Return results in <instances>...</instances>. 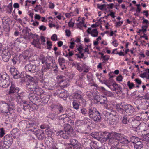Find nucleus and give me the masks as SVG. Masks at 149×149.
<instances>
[{
    "instance_id": "21",
    "label": "nucleus",
    "mask_w": 149,
    "mask_h": 149,
    "mask_svg": "<svg viewBox=\"0 0 149 149\" xmlns=\"http://www.w3.org/2000/svg\"><path fill=\"white\" fill-rule=\"evenodd\" d=\"M126 104L122 103L116 105V109L118 111L122 114H125V110Z\"/></svg>"
},
{
    "instance_id": "37",
    "label": "nucleus",
    "mask_w": 149,
    "mask_h": 149,
    "mask_svg": "<svg viewBox=\"0 0 149 149\" xmlns=\"http://www.w3.org/2000/svg\"><path fill=\"white\" fill-rule=\"evenodd\" d=\"M36 134V136L39 139L42 140L44 138V134L42 130H40L39 133Z\"/></svg>"
},
{
    "instance_id": "33",
    "label": "nucleus",
    "mask_w": 149,
    "mask_h": 149,
    "mask_svg": "<svg viewBox=\"0 0 149 149\" xmlns=\"http://www.w3.org/2000/svg\"><path fill=\"white\" fill-rule=\"evenodd\" d=\"M93 121L97 122H100L101 121V117L99 112L91 118Z\"/></svg>"
},
{
    "instance_id": "40",
    "label": "nucleus",
    "mask_w": 149,
    "mask_h": 149,
    "mask_svg": "<svg viewBox=\"0 0 149 149\" xmlns=\"http://www.w3.org/2000/svg\"><path fill=\"white\" fill-rule=\"evenodd\" d=\"M88 34H90L93 37H96L98 35V32L96 29H94L91 31V33L88 32Z\"/></svg>"
},
{
    "instance_id": "18",
    "label": "nucleus",
    "mask_w": 149,
    "mask_h": 149,
    "mask_svg": "<svg viewBox=\"0 0 149 149\" xmlns=\"http://www.w3.org/2000/svg\"><path fill=\"white\" fill-rule=\"evenodd\" d=\"M133 126L135 128H136V131L139 129H141V130H144L142 128V127L145 125L144 123H141L139 120H135L133 121Z\"/></svg>"
},
{
    "instance_id": "60",
    "label": "nucleus",
    "mask_w": 149,
    "mask_h": 149,
    "mask_svg": "<svg viewBox=\"0 0 149 149\" xmlns=\"http://www.w3.org/2000/svg\"><path fill=\"white\" fill-rule=\"evenodd\" d=\"M67 115L65 113V114H63L62 115H61V116H60L59 119L60 120H61L63 121V120L64 119L66 118V117L67 116Z\"/></svg>"
},
{
    "instance_id": "1",
    "label": "nucleus",
    "mask_w": 149,
    "mask_h": 149,
    "mask_svg": "<svg viewBox=\"0 0 149 149\" xmlns=\"http://www.w3.org/2000/svg\"><path fill=\"white\" fill-rule=\"evenodd\" d=\"M102 138L104 141H108L111 144H113L116 147L119 144V142L123 144H127L130 141L126 136L116 132L110 133L107 132H102L101 133Z\"/></svg>"
},
{
    "instance_id": "4",
    "label": "nucleus",
    "mask_w": 149,
    "mask_h": 149,
    "mask_svg": "<svg viewBox=\"0 0 149 149\" xmlns=\"http://www.w3.org/2000/svg\"><path fill=\"white\" fill-rule=\"evenodd\" d=\"M12 48H9L3 50V60L5 62H8L10 58L11 55L15 54V52Z\"/></svg>"
},
{
    "instance_id": "45",
    "label": "nucleus",
    "mask_w": 149,
    "mask_h": 149,
    "mask_svg": "<svg viewBox=\"0 0 149 149\" xmlns=\"http://www.w3.org/2000/svg\"><path fill=\"white\" fill-rule=\"evenodd\" d=\"M90 146L91 149H96L97 148L98 146L97 142L95 141H93L90 143Z\"/></svg>"
},
{
    "instance_id": "19",
    "label": "nucleus",
    "mask_w": 149,
    "mask_h": 149,
    "mask_svg": "<svg viewBox=\"0 0 149 149\" xmlns=\"http://www.w3.org/2000/svg\"><path fill=\"white\" fill-rule=\"evenodd\" d=\"M25 93H18L16 97V100L19 104H21L25 101Z\"/></svg>"
},
{
    "instance_id": "39",
    "label": "nucleus",
    "mask_w": 149,
    "mask_h": 149,
    "mask_svg": "<svg viewBox=\"0 0 149 149\" xmlns=\"http://www.w3.org/2000/svg\"><path fill=\"white\" fill-rule=\"evenodd\" d=\"M134 147L136 149H141L143 146V145L141 142H137L134 144Z\"/></svg>"
},
{
    "instance_id": "64",
    "label": "nucleus",
    "mask_w": 149,
    "mask_h": 149,
    "mask_svg": "<svg viewBox=\"0 0 149 149\" xmlns=\"http://www.w3.org/2000/svg\"><path fill=\"white\" fill-rule=\"evenodd\" d=\"M98 134V132H93L91 133V136L93 138L97 139V135Z\"/></svg>"
},
{
    "instance_id": "12",
    "label": "nucleus",
    "mask_w": 149,
    "mask_h": 149,
    "mask_svg": "<svg viewBox=\"0 0 149 149\" xmlns=\"http://www.w3.org/2000/svg\"><path fill=\"white\" fill-rule=\"evenodd\" d=\"M64 130L66 132L68 137L70 136L71 137H73L75 136V132L72 127L69 124L65 125L64 127Z\"/></svg>"
},
{
    "instance_id": "63",
    "label": "nucleus",
    "mask_w": 149,
    "mask_h": 149,
    "mask_svg": "<svg viewBox=\"0 0 149 149\" xmlns=\"http://www.w3.org/2000/svg\"><path fill=\"white\" fill-rule=\"evenodd\" d=\"M52 61H50V63H48V62L46 61L45 64H46V65L47 66V67L49 69H50L51 67H52Z\"/></svg>"
},
{
    "instance_id": "52",
    "label": "nucleus",
    "mask_w": 149,
    "mask_h": 149,
    "mask_svg": "<svg viewBox=\"0 0 149 149\" xmlns=\"http://www.w3.org/2000/svg\"><path fill=\"white\" fill-rule=\"evenodd\" d=\"M39 59L40 61V62H41L42 64L44 63L46 60V58L42 54H41L40 55Z\"/></svg>"
},
{
    "instance_id": "36",
    "label": "nucleus",
    "mask_w": 149,
    "mask_h": 149,
    "mask_svg": "<svg viewBox=\"0 0 149 149\" xmlns=\"http://www.w3.org/2000/svg\"><path fill=\"white\" fill-rule=\"evenodd\" d=\"M82 92L81 91L79 90L76 92L74 94V96L77 99H82V98L81 97Z\"/></svg>"
},
{
    "instance_id": "31",
    "label": "nucleus",
    "mask_w": 149,
    "mask_h": 149,
    "mask_svg": "<svg viewBox=\"0 0 149 149\" xmlns=\"http://www.w3.org/2000/svg\"><path fill=\"white\" fill-rule=\"evenodd\" d=\"M19 131L17 128L13 129L11 132V134L14 138L18 137L19 136Z\"/></svg>"
},
{
    "instance_id": "59",
    "label": "nucleus",
    "mask_w": 149,
    "mask_h": 149,
    "mask_svg": "<svg viewBox=\"0 0 149 149\" xmlns=\"http://www.w3.org/2000/svg\"><path fill=\"white\" fill-rule=\"evenodd\" d=\"M105 93L106 95L109 97H112L114 95L112 92L107 91H106L105 92Z\"/></svg>"
},
{
    "instance_id": "57",
    "label": "nucleus",
    "mask_w": 149,
    "mask_h": 149,
    "mask_svg": "<svg viewBox=\"0 0 149 149\" xmlns=\"http://www.w3.org/2000/svg\"><path fill=\"white\" fill-rule=\"evenodd\" d=\"M49 69L46 65H44L42 69V72L47 71Z\"/></svg>"
},
{
    "instance_id": "28",
    "label": "nucleus",
    "mask_w": 149,
    "mask_h": 149,
    "mask_svg": "<svg viewBox=\"0 0 149 149\" xmlns=\"http://www.w3.org/2000/svg\"><path fill=\"white\" fill-rule=\"evenodd\" d=\"M58 135L60 136L61 137L64 139H67L69 138L68 135L67 134L66 132L64 131L60 130L57 133Z\"/></svg>"
},
{
    "instance_id": "9",
    "label": "nucleus",
    "mask_w": 149,
    "mask_h": 149,
    "mask_svg": "<svg viewBox=\"0 0 149 149\" xmlns=\"http://www.w3.org/2000/svg\"><path fill=\"white\" fill-rule=\"evenodd\" d=\"M33 78L31 77V80L29 82L26 84V86L27 88L26 91L29 93H33V90L34 89L37 85L33 81H32Z\"/></svg>"
},
{
    "instance_id": "34",
    "label": "nucleus",
    "mask_w": 149,
    "mask_h": 149,
    "mask_svg": "<svg viewBox=\"0 0 149 149\" xmlns=\"http://www.w3.org/2000/svg\"><path fill=\"white\" fill-rule=\"evenodd\" d=\"M28 39L25 38V37L22 36L21 37L18 38L15 41V42H19V43L22 42L23 43H26Z\"/></svg>"
},
{
    "instance_id": "7",
    "label": "nucleus",
    "mask_w": 149,
    "mask_h": 149,
    "mask_svg": "<svg viewBox=\"0 0 149 149\" xmlns=\"http://www.w3.org/2000/svg\"><path fill=\"white\" fill-rule=\"evenodd\" d=\"M4 139V142L3 144V147L8 149L13 143V138L10 134H7L5 136Z\"/></svg>"
},
{
    "instance_id": "35",
    "label": "nucleus",
    "mask_w": 149,
    "mask_h": 149,
    "mask_svg": "<svg viewBox=\"0 0 149 149\" xmlns=\"http://www.w3.org/2000/svg\"><path fill=\"white\" fill-rule=\"evenodd\" d=\"M42 91V89L40 88L37 85L33 90V93L35 94H36L37 95H40V93Z\"/></svg>"
},
{
    "instance_id": "13",
    "label": "nucleus",
    "mask_w": 149,
    "mask_h": 149,
    "mask_svg": "<svg viewBox=\"0 0 149 149\" xmlns=\"http://www.w3.org/2000/svg\"><path fill=\"white\" fill-rule=\"evenodd\" d=\"M31 37L33 39V42L31 43V44L33 45L35 47L39 48V45H40V38L39 36L36 34L32 35Z\"/></svg>"
},
{
    "instance_id": "26",
    "label": "nucleus",
    "mask_w": 149,
    "mask_h": 149,
    "mask_svg": "<svg viewBox=\"0 0 149 149\" xmlns=\"http://www.w3.org/2000/svg\"><path fill=\"white\" fill-rule=\"evenodd\" d=\"M40 97L41 100H40V104H41V105L40 106H42L43 105L46 104L49 100L50 98V97L48 95L44 96L42 97V95H41Z\"/></svg>"
},
{
    "instance_id": "24",
    "label": "nucleus",
    "mask_w": 149,
    "mask_h": 149,
    "mask_svg": "<svg viewBox=\"0 0 149 149\" xmlns=\"http://www.w3.org/2000/svg\"><path fill=\"white\" fill-rule=\"evenodd\" d=\"M99 112L97 111L95 108H91L88 109V116L91 118L94 115L97 114Z\"/></svg>"
},
{
    "instance_id": "44",
    "label": "nucleus",
    "mask_w": 149,
    "mask_h": 149,
    "mask_svg": "<svg viewBox=\"0 0 149 149\" xmlns=\"http://www.w3.org/2000/svg\"><path fill=\"white\" fill-rule=\"evenodd\" d=\"M35 147L37 149H44L45 148V146L41 142H37L36 144Z\"/></svg>"
},
{
    "instance_id": "30",
    "label": "nucleus",
    "mask_w": 149,
    "mask_h": 149,
    "mask_svg": "<svg viewBox=\"0 0 149 149\" xmlns=\"http://www.w3.org/2000/svg\"><path fill=\"white\" fill-rule=\"evenodd\" d=\"M84 80L83 79V76H80L79 79H78L76 82V84L79 86L83 88L84 86L83 85Z\"/></svg>"
},
{
    "instance_id": "38",
    "label": "nucleus",
    "mask_w": 149,
    "mask_h": 149,
    "mask_svg": "<svg viewBox=\"0 0 149 149\" xmlns=\"http://www.w3.org/2000/svg\"><path fill=\"white\" fill-rule=\"evenodd\" d=\"M21 104H23V109L24 110H26L27 109H28L29 107H30L29 102L26 101L25 100Z\"/></svg>"
},
{
    "instance_id": "50",
    "label": "nucleus",
    "mask_w": 149,
    "mask_h": 149,
    "mask_svg": "<svg viewBox=\"0 0 149 149\" xmlns=\"http://www.w3.org/2000/svg\"><path fill=\"white\" fill-rule=\"evenodd\" d=\"M75 65H76L77 69L80 72L83 71L82 66L79 63H76V64H74Z\"/></svg>"
},
{
    "instance_id": "47",
    "label": "nucleus",
    "mask_w": 149,
    "mask_h": 149,
    "mask_svg": "<svg viewBox=\"0 0 149 149\" xmlns=\"http://www.w3.org/2000/svg\"><path fill=\"white\" fill-rule=\"evenodd\" d=\"M80 111L81 113L83 115L85 116H88V111L85 108H82L81 109Z\"/></svg>"
},
{
    "instance_id": "25",
    "label": "nucleus",
    "mask_w": 149,
    "mask_h": 149,
    "mask_svg": "<svg viewBox=\"0 0 149 149\" xmlns=\"http://www.w3.org/2000/svg\"><path fill=\"white\" fill-rule=\"evenodd\" d=\"M18 91L19 88L16 87L13 82H11L10 90L8 92L9 94H10L15 93H18Z\"/></svg>"
},
{
    "instance_id": "46",
    "label": "nucleus",
    "mask_w": 149,
    "mask_h": 149,
    "mask_svg": "<svg viewBox=\"0 0 149 149\" xmlns=\"http://www.w3.org/2000/svg\"><path fill=\"white\" fill-rule=\"evenodd\" d=\"M72 105L74 109L78 110L79 108V105L78 102L76 100H74L72 102Z\"/></svg>"
},
{
    "instance_id": "54",
    "label": "nucleus",
    "mask_w": 149,
    "mask_h": 149,
    "mask_svg": "<svg viewBox=\"0 0 149 149\" xmlns=\"http://www.w3.org/2000/svg\"><path fill=\"white\" fill-rule=\"evenodd\" d=\"M111 89L113 91H115L118 88V84L116 83H112L111 85Z\"/></svg>"
},
{
    "instance_id": "51",
    "label": "nucleus",
    "mask_w": 149,
    "mask_h": 149,
    "mask_svg": "<svg viewBox=\"0 0 149 149\" xmlns=\"http://www.w3.org/2000/svg\"><path fill=\"white\" fill-rule=\"evenodd\" d=\"M129 120L128 118L126 116H124L122 118V122L123 123L125 124H127L129 122Z\"/></svg>"
},
{
    "instance_id": "32",
    "label": "nucleus",
    "mask_w": 149,
    "mask_h": 149,
    "mask_svg": "<svg viewBox=\"0 0 149 149\" xmlns=\"http://www.w3.org/2000/svg\"><path fill=\"white\" fill-rule=\"evenodd\" d=\"M65 145L61 143H58L54 145L52 149H65Z\"/></svg>"
},
{
    "instance_id": "58",
    "label": "nucleus",
    "mask_w": 149,
    "mask_h": 149,
    "mask_svg": "<svg viewBox=\"0 0 149 149\" xmlns=\"http://www.w3.org/2000/svg\"><path fill=\"white\" fill-rule=\"evenodd\" d=\"M5 131L3 128H0V137H2L5 135Z\"/></svg>"
},
{
    "instance_id": "27",
    "label": "nucleus",
    "mask_w": 149,
    "mask_h": 149,
    "mask_svg": "<svg viewBox=\"0 0 149 149\" xmlns=\"http://www.w3.org/2000/svg\"><path fill=\"white\" fill-rule=\"evenodd\" d=\"M56 114H59L64 113L65 109L61 104H59L56 106Z\"/></svg>"
},
{
    "instance_id": "6",
    "label": "nucleus",
    "mask_w": 149,
    "mask_h": 149,
    "mask_svg": "<svg viewBox=\"0 0 149 149\" xmlns=\"http://www.w3.org/2000/svg\"><path fill=\"white\" fill-rule=\"evenodd\" d=\"M2 22L4 31L8 32L10 29V25L12 22L10 18L8 16L4 17L2 19Z\"/></svg>"
},
{
    "instance_id": "17",
    "label": "nucleus",
    "mask_w": 149,
    "mask_h": 149,
    "mask_svg": "<svg viewBox=\"0 0 149 149\" xmlns=\"http://www.w3.org/2000/svg\"><path fill=\"white\" fill-rule=\"evenodd\" d=\"M70 145H71L74 149H82V148L80 146V144L78 141L74 139H72L70 140Z\"/></svg>"
},
{
    "instance_id": "53",
    "label": "nucleus",
    "mask_w": 149,
    "mask_h": 149,
    "mask_svg": "<svg viewBox=\"0 0 149 149\" xmlns=\"http://www.w3.org/2000/svg\"><path fill=\"white\" fill-rule=\"evenodd\" d=\"M58 61L60 65H62V64L64 63L65 62V60L64 59L61 57H59Z\"/></svg>"
},
{
    "instance_id": "56",
    "label": "nucleus",
    "mask_w": 149,
    "mask_h": 149,
    "mask_svg": "<svg viewBox=\"0 0 149 149\" xmlns=\"http://www.w3.org/2000/svg\"><path fill=\"white\" fill-rule=\"evenodd\" d=\"M113 41L112 42V45L115 47H117L118 45V43L117 40L113 38Z\"/></svg>"
},
{
    "instance_id": "61",
    "label": "nucleus",
    "mask_w": 149,
    "mask_h": 149,
    "mask_svg": "<svg viewBox=\"0 0 149 149\" xmlns=\"http://www.w3.org/2000/svg\"><path fill=\"white\" fill-rule=\"evenodd\" d=\"M87 78L88 81L89 82V84L93 82V79L92 77L90 75L88 74L87 76Z\"/></svg>"
},
{
    "instance_id": "41",
    "label": "nucleus",
    "mask_w": 149,
    "mask_h": 149,
    "mask_svg": "<svg viewBox=\"0 0 149 149\" xmlns=\"http://www.w3.org/2000/svg\"><path fill=\"white\" fill-rule=\"evenodd\" d=\"M38 82L42 83L44 85L47 86L48 82L47 79L43 78H40L38 79Z\"/></svg>"
},
{
    "instance_id": "42",
    "label": "nucleus",
    "mask_w": 149,
    "mask_h": 149,
    "mask_svg": "<svg viewBox=\"0 0 149 149\" xmlns=\"http://www.w3.org/2000/svg\"><path fill=\"white\" fill-rule=\"evenodd\" d=\"M103 83L106 85L107 87L110 88H111L112 81L110 80H104Z\"/></svg>"
},
{
    "instance_id": "3",
    "label": "nucleus",
    "mask_w": 149,
    "mask_h": 149,
    "mask_svg": "<svg viewBox=\"0 0 149 149\" xmlns=\"http://www.w3.org/2000/svg\"><path fill=\"white\" fill-rule=\"evenodd\" d=\"M9 76L5 72L0 74V86L3 88H6L10 84Z\"/></svg>"
},
{
    "instance_id": "43",
    "label": "nucleus",
    "mask_w": 149,
    "mask_h": 149,
    "mask_svg": "<svg viewBox=\"0 0 149 149\" xmlns=\"http://www.w3.org/2000/svg\"><path fill=\"white\" fill-rule=\"evenodd\" d=\"M63 122L64 123H65L66 125L69 124V123H72V124H74V122H72V121L70 120V118L68 117L67 116L66 118L63 120Z\"/></svg>"
},
{
    "instance_id": "16",
    "label": "nucleus",
    "mask_w": 149,
    "mask_h": 149,
    "mask_svg": "<svg viewBox=\"0 0 149 149\" xmlns=\"http://www.w3.org/2000/svg\"><path fill=\"white\" fill-rule=\"evenodd\" d=\"M45 143L50 149H52L54 146L53 139L51 137H48L45 139Z\"/></svg>"
},
{
    "instance_id": "48",
    "label": "nucleus",
    "mask_w": 149,
    "mask_h": 149,
    "mask_svg": "<svg viewBox=\"0 0 149 149\" xmlns=\"http://www.w3.org/2000/svg\"><path fill=\"white\" fill-rule=\"evenodd\" d=\"M100 97L101 101L100 102V104H104L105 105V104L107 105V104L105 103V102L107 101L106 97L105 96L102 95Z\"/></svg>"
},
{
    "instance_id": "5",
    "label": "nucleus",
    "mask_w": 149,
    "mask_h": 149,
    "mask_svg": "<svg viewBox=\"0 0 149 149\" xmlns=\"http://www.w3.org/2000/svg\"><path fill=\"white\" fill-rule=\"evenodd\" d=\"M108 109L111 112L109 113V116L105 118V121L109 125L114 124L118 119L116 117V113L112 109Z\"/></svg>"
},
{
    "instance_id": "62",
    "label": "nucleus",
    "mask_w": 149,
    "mask_h": 149,
    "mask_svg": "<svg viewBox=\"0 0 149 149\" xmlns=\"http://www.w3.org/2000/svg\"><path fill=\"white\" fill-rule=\"evenodd\" d=\"M136 137L135 136H132L130 139V141L132 143L134 144L135 143V141Z\"/></svg>"
},
{
    "instance_id": "10",
    "label": "nucleus",
    "mask_w": 149,
    "mask_h": 149,
    "mask_svg": "<svg viewBox=\"0 0 149 149\" xmlns=\"http://www.w3.org/2000/svg\"><path fill=\"white\" fill-rule=\"evenodd\" d=\"M58 81L59 85L63 88L68 86L70 84V81L68 79H65V78L61 76H58Z\"/></svg>"
},
{
    "instance_id": "20",
    "label": "nucleus",
    "mask_w": 149,
    "mask_h": 149,
    "mask_svg": "<svg viewBox=\"0 0 149 149\" xmlns=\"http://www.w3.org/2000/svg\"><path fill=\"white\" fill-rule=\"evenodd\" d=\"M29 124L28 121H22L20 122L18 125L19 129L22 131H25L27 127H29Z\"/></svg>"
},
{
    "instance_id": "11",
    "label": "nucleus",
    "mask_w": 149,
    "mask_h": 149,
    "mask_svg": "<svg viewBox=\"0 0 149 149\" xmlns=\"http://www.w3.org/2000/svg\"><path fill=\"white\" fill-rule=\"evenodd\" d=\"M54 96L56 95L60 98H66L68 96L67 91L62 89L57 90L55 93L54 94Z\"/></svg>"
},
{
    "instance_id": "23",
    "label": "nucleus",
    "mask_w": 149,
    "mask_h": 149,
    "mask_svg": "<svg viewBox=\"0 0 149 149\" xmlns=\"http://www.w3.org/2000/svg\"><path fill=\"white\" fill-rule=\"evenodd\" d=\"M30 31V29H28L27 28H26L22 31V36L29 39V37H31L33 35L31 32L29 33Z\"/></svg>"
},
{
    "instance_id": "2",
    "label": "nucleus",
    "mask_w": 149,
    "mask_h": 149,
    "mask_svg": "<svg viewBox=\"0 0 149 149\" xmlns=\"http://www.w3.org/2000/svg\"><path fill=\"white\" fill-rule=\"evenodd\" d=\"M14 105L13 104H10L9 102H6L1 101L0 102V111L9 118L10 114V110L14 108L13 107Z\"/></svg>"
},
{
    "instance_id": "14",
    "label": "nucleus",
    "mask_w": 149,
    "mask_h": 149,
    "mask_svg": "<svg viewBox=\"0 0 149 149\" xmlns=\"http://www.w3.org/2000/svg\"><path fill=\"white\" fill-rule=\"evenodd\" d=\"M25 68L27 72L33 73L36 71V66L35 65L29 63L26 65Z\"/></svg>"
},
{
    "instance_id": "8",
    "label": "nucleus",
    "mask_w": 149,
    "mask_h": 149,
    "mask_svg": "<svg viewBox=\"0 0 149 149\" xmlns=\"http://www.w3.org/2000/svg\"><path fill=\"white\" fill-rule=\"evenodd\" d=\"M29 94L28 98L30 101L37 105L40 106L41 105L40 104V99L38 98L35 94L33 93Z\"/></svg>"
},
{
    "instance_id": "29",
    "label": "nucleus",
    "mask_w": 149,
    "mask_h": 149,
    "mask_svg": "<svg viewBox=\"0 0 149 149\" xmlns=\"http://www.w3.org/2000/svg\"><path fill=\"white\" fill-rule=\"evenodd\" d=\"M65 113L67 116L70 117L72 118H75V116L74 113L72 112L70 109H67L66 110Z\"/></svg>"
},
{
    "instance_id": "55",
    "label": "nucleus",
    "mask_w": 149,
    "mask_h": 149,
    "mask_svg": "<svg viewBox=\"0 0 149 149\" xmlns=\"http://www.w3.org/2000/svg\"><path fill=\"white\" fill-rule=\"evenodd\" d=\"M127 85L130 89H131L134 87L133 83L132 82H131L130 81H128L127 82Z\"/></svg>"
},
{
    "instance_id": "22",
    "label": "nucleus",
    "mask_w": 149,
    "mask_h": 149,
    "mask_svg": "<svg viewBox=\"0 0 149 149\" xmlns=\"http://www.w3.org/2000/svg\"><path fill=\"white\" fill-rule=\"evenodd\" d=\"M10 71L14 78L17 79L19 77V72L16 68L13 67L11 68L10 69Z\"/></svg>"
},
{
    "instance_id": "15",
    "label": "nucleus",
    "mask_w": 149,
    "mask_h": 149,
    "mask_svg": "<svg viewBox=\"0 0 149 149\" xmlns=\"http://www.w3.org/2000/svg\"><path fill=\"white\" fill-rule=\"evenodd\" d=\"M125 109V114L127 115L128 116L131 115L135 112V110L133 107L129 104H126Z\"/></svg>"
},
{
    "instance_id": "49",
    "label": "nucleus",
    "mask_w": 149,
    "mask_h": 149,
    "mask_svg": "<svg viewBox=\"0 0 149 149\" xmlns=\"http://www.w3.org/2000/svg\"><path fill=\"white\" fill-rule=\"evenodd\" d=\"M52 67L54 69L53 70L56 72H57L58 70V68L57 65L55 63V62H52Z\"/></svg>"
}]
</instances>
